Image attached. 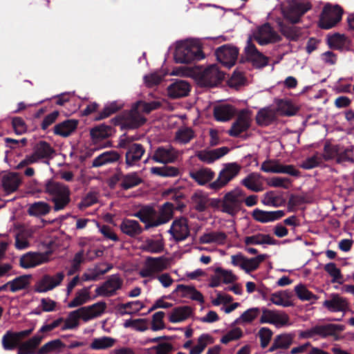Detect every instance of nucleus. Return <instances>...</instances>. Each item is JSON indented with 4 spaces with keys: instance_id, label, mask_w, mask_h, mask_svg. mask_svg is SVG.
Segmentation results:
<instances>
[{
    "instance_id": "54",
    "label": "nucleus",
    "mask_w": 354,
    "mask_h": 354,
    "mask_svg": "<svg viewBox=\"0 0 354 354\" xmlns=\"http://www.w3.org/2000/svg\"><path fill=\"white\" fill-rule=\"evenodd\" d=\"M30 278L29 275H22L18 277H16L12 281H8V284H10V290L12 292H17L19 290H24L26 288L29 282L28 279Z\"/></svg>"
},
{
    "instance_id": "45",
    "label": "nucleus",
    "mask_w": 354,
    "mask_h": 354,
    "mask_svg": "<svg viewBox=\"0 0 354 354\" xmlns=\"http://www.w3.org/2000/svg\"><path fill=\"white\" fill-rule=\"evenodd\" d=\"M151 174L163 178L176 177L180 174L178 167L165 165L162 167H153L150 169Z\"/></svg>"
},
{
    "instance_id": "16",
    "label": "nucleus",
    "mask_w": 354,
    "mask_h": 354,
    "mask_svg": "<svg viewBox=\"0 0 354 354\" xmlns=\"http://www.w3.org/2000/svg\"><path fill=\"white\" fill-rule=\"evenodd\" d=\"M166 268L167 266L164 257H149L147 259L145 265L140 270L139 274L143 278L154 277V273L162 272Z\"/></svg>"
},
{
    "instance_id": "31",
    "label": "nucleus",
    "mask_w": 354,
    "mask_h": 354,
    "mask_svg": "<svg viewBox=\"0 0 354 354\" xmlns=\"http://www.w3.org/2000/svg\"><path fill=\"white\" fill-rule=\"evenodd\" d=\"M346 299L340 297L337 294H333L330 299L324 301L323 306L331 312L346 311L348 308Z\"/></svg>"
},
{
    "instance_id": "8",
    "label": "nucleus",
    "mask_w": 354,
    "mask_h": 354,
    "mask_svg": "<svg viewBox=\"0 0 354 354\" xmlns=\"http://www.w3.org/2000/svg\"><path fill=\"white\" fill-rule=\"evenodd\" d=\"M311 8L312 5L309 1L293 0L283 12V15L286 19L295 24H297L301 17Z\"/></svg>"
},
{
    "instance_id": "55",
    "label": "nucleus",
    "mask_w": 354,
    "mask_h": 354,
    "mask_svg": "<svg viewBox=\"0 0 354 354\" xmlns=\"http://www.w3.org/2000/svg\"><path fill=\"white\" fill-rule=\"evenodd\" d=\"M195 137V132L192 128L180 129L176 133V140L180 144H187Z\"/></svg>"
},
{
    "instance_id": "4",
    "label": "nucleus",
    "mask_w": 354,
    "mask_h": 354,
    "mask_svg": "<svg viewBox=\"0 0 354 354\" xmlns=\"http://www.w3.org/2000/svg\"><path fill=\"white\" fill-rule=\"evenodd\" d=\"M354 146L345 147L340 144L325 143L324 146V158L325 161L335 160L337 164L345 162L354 163Z\"/></svg>"
},
{
    "instance_id": "38",
    "label": "nucleus",
    "mask_w": 354,
    "mask_h": 354,
    "mask_svg": "<svg viewBox=\"0 0 354 354\" xmlns=\"http://www.w3.org/2000/svg\"><path fill=\"white\" fill-rule=\"evenodd\" d=\"M20 340L15 332L7 330L1 339L2 347L5 351H13L19 348Z\"/></svg>"
},
{
    "instance_id": "24",
    "label": "nucleus",
    "mask_w": 354,
    "mask_h": 354,
    "mask_svg": "<svg viewBox=\"0 0 354 354\" xmlns=\"http://www.w3.org/2000/svg\"><path fill=\"white\" fill-rule=\"evenodd\" d=\"M293 335L289 333L277 335L273 339L268 352L276 351L277 354L282 353V351L288 349L293 342Z\"/></svg>"
},
{
    "instance_id": "10",
    "label": "nucleus",
    "mask_w": 354,
    "mask_h": 354,
    "mask_svg": "<svg viewBox=\"0 0 354 354\" xmlns=\"http://www.w3.org/2000/svg\"><path fill=\"white\" fill-rule=\"evenodd\" d=\"M239 53L238 48L230 44L223 45L215 50L218 62L227 68L235 65Z\"/></svg>"
},
{
    "instance_id": "5",
    "label": "nucleus",
    "mask_w": 354,
    "mask_h": 354,
    "mask_svg": "<svg viewBox=\"0 0 354 354\" xmlns=\"http://www.w3.org/2000/svg\"><path fill=\"white\" fill-rule=\"evenodd\" d=\"M344 10L339 5L326 4L319 14L317 26L323 30L335 27L342 20Z\"/></svg>"
},
{
    "instance_id": "63",
    "label": "nucleus",
    "mask_w": 354,
    "mask_h": 354,
    "mask_svg": "<svg viewBox=\"0 0 354 354\" xmlns=\"http://www.w3.org/2000/svg\"><path fill=\"white\" fill-rule=\"evenodd\" d=\"M144 250L151 253H160L164 249V245L158 240L147 239L143 248Z\"/></svg>"
},
{
    "instance_id": "26",
    "label": "nucleus",
    "mask_w": 354,
    "mask_h": 354,
    "mask_svg": "<svg viewBox=\"0 0 354 354\" xmlns=\"http://www.w3.org/2000/svg\"><path fill=\"white\" fill-rule=\"evenodd\" d=\"M190 91L189 84L181 80H178L171 84L167 88L168 95L173 99L180 98L188 95Z\"/></svg>"
},
{
    "instance_id": "61",
    "label": "nucleus",
    "mask_w": 354,
    "mask_h": 354,
    "mask_svg": "<svg viewBox=\"0 0 354 354\" xmlns=\"http://www.w3.org/2000/svg\"><path fill=\"white\" fill-rule=\"evenodd\" d=\"M192 201L198 212H204L207 209V198L202 193H194L192 196Z\"/></svg>"
},
{
    "instance_id": "42",
    "label": "nucleus",
    "mask_w": 354,
    "mask_h": 354,
    "mask_svg": "<svg viewBox=\"0 0 354 354\" xmlns=\"http://www.w3.org/2000/svg\"><path fill=\"white\" fill-rule=\"evenodd\" d=\"M143 180L137 172H130L128 174H123L122 181L120 183V186L123 190H128L136 187L142 183Z\"/></svg>"
},
{
    "instance_id": "18",
    "label": "nucleus",
    "mask_w": 354,
    "mask_h": 354,
    "mask_svg": "<svg viewBox=\"0 0 354 354\" xmlns=\"http://www.w3.org/2000/svg\"><path fill=\"white\" fill-rule=\"evenodd\" d=\"M177 158L178 152L171 145L158 147L151 156L154 162L164 165L174 162Z\"/></svg>"
},
{
    "instance_id": "58",
    "label": "nucleus",
    "mask_w": 354,
    "mask_h": 354,
    "mask_svg": "<svg viewBox=\"0 0 354 354\" xmlns=\"http://www.w3.org/2000/svg\"><path fill=\"white\" fill-rule=\"evenodd\" d=\"M134 104L140 111L147 114L150 113L152 111L158 109L162 106L161 102L159 101L147 102L143 100H138Z\"/></svg>"
},
{
    "instance_id": "49",
    "label": "nucleus",
    "mask_w": 354,
    "mask_h": 354,
    "mask_svg": "<svg viewBox=\"0 0 354 354\" xmlns=\"http://www.w3.org/2000/svg\"><path fill=\"white\" fill-rule=\"evenodd\" d=\"M122 108V104L114 101L104 106L103 109L100 111L95 117V120H101L109 118L112 114L119 111Z\"/></svg>"
},
{
    "instance_id": "29",
    "label": "nucleus",
    "mask_w": 354,
    "mask_h": 354,
    "mask_svg": "<svg viewBox=\"0 0 354 354\" xmlns=\"http://www.w3.org/2000/svg\"><path fill=\"white\" fill-rule=\"evenodd\" d=\"M79 122L75 119H68L55 125L53 132L55 135L67 138L77 128Z\"/></svg>"
},
{
    "instance_id": "22",
    "label": "nucleus",
    "mask_w": 354,
    "mask_h": 354,
    "mask_svg": "<svg viewBox=\"0 0 354 354\" xmlns=\"http://www.w3.org/2000/svg\"><path fill=\"white\" fill-rule=\"evenodd\" d=\"M125 168L129 169L138 164L145 153V149L140 143H133L125 149Z\"/></svg>"
},
{
    "instance_id": "51",
    "label": "nucleus",
    "mask_w": 354,
    "mask_h": 354,
    "mask_svg": "<svg viewBox=\"0 0 354 354\" xmlns=\"http://www.w3.org/2000/svg\"><path fill=\"white\" fill-rule=\"evenodd\" d=\"M115 342V339L111 337H102L95 338L90 345V348L93 350H104L112 347Z\"/></svg>"
},
{
    "instance_id": "62",
    "label": "nucleus",
    "mask_w": 354,
    "mask_h": 354,
    "mask_svg": "<svg viewBox=\"0 0 354 354\" xmlns=\"http://www.w3.org/2000/svg\"><path fill=\"white\" fill-rule=\"evenodd\" d=\"M124 328H133L138 331H145L147 330V321L145 319H127L124 323Z\"/></svg>"
},
{
    "instance_id": "35",
    "label": "nucleus",
    "mask_w": 354,
    "mask_h": 354,
    "mask_svg": "<svg viewBox=\"0 0 354 354\" xmlns=\"http://www.w3.org/2000/svg\"><path fill=\"white\" fill-rule=\"evenodd\" d=\"M55 153V149L48 142L46 141H40L35 146L32 154L37 158V160H38L39 159L52 158L53 155Z\"/></svg>"
},
{
    "instance_id": "50",
    "label": "nucleus",
    "mask_w": 354,
    "mask_h": 354,
    "mask_svg": "<svg viewBox=\"0 0 354 354\" xmlns=\"http://www.w3.org/2000/svg\"><path fill=\"white\" fill-rule=\"evenodd\" d=\"M90 299L88 288H84L76 292L75 298L68 304V308H73L86 303Z\"/></svg>"
},
{
    "instance_id": "47",
    "label": "nucleus",
    "mask_w": 354,
    "mask_h": 354,
    "mask_svg": "<svg viewBox=\"0 0 354 354\" xmlns=\"http://www.w3.org/2000/svg\"><path fill=\"white\" fill-rule=\"evenodd\" d=\"M281 115L283 116H293L295 115L299 109L295 106L290 100H279L277 103V109Z\"/></svg>"
},
{
    "instance_id": "64",
    "label": "nucleus",
    "mask_w": 354,
    "mask_h": 354,
    "mask_svg": "<svg viewBox=\"0 0 354 354\" xmlns=\"http://www.w3.org/2000/svg\"><path fill=\"white\" fill-rule=\"evenodd\" d=\"M306 203L305 196L291 194L288 201V211L290 212H295L296 207Z\"/></svg>"
},
{
    "instance_id": "46",
    "label": "nucleus",
    "mask_w": 354,
    "mask_h": 354,
    "mask_svg": "<svg viewBox=\"0 0 354 354\" xmlns=\"http://www.w3.org/2000/svg\"><path fill=\"white\" fill-rule=\"evenodd\" d=\"M113 128L111 126L102 124L91 129V137L94 141H100L107 138L112 134Z\"/></svg>"
},
{
    "instance_id": "41",
    "label": "nucleus",
    "mask_w": 354,
    "mask_h": 354,
    "mask_svg": "<svg viewBox=\"0 0 354 354\" xmlns=\"http://www.w3.org/2000/svg\"><path fill=\"white\" fill-rule=\"evenodd\" d=\"M241 184L248 189L255 192H261L263 189L261 175L258 173L252 172L248 174L241 180Z\"/></svg>"
},
{
    "instance_id": "27",
    "label": "nucleus",
    "mask_w": 354,
    "mask_h": 354,
    "mask_svg": "<svg viewBox=\"0 0 354 354\" xmlns=\"http://www.w3.org/2000/svg\"><path fill=\"white\" fill-rule=\"evenodd\" d=\"M174 209L173 203L169 202L164 203L160 208L157 218H154L153 223L147 227H158L168 223L173 218Z\"/></svg>"
},
{
    "instance_id": "59",
    "label": "nucleus",
    "mask_w": 354,
    "mask_h": 354,
    "mask_svg": "<svg viewBox=\"0 0 354 354\" xmlns=\"http://www.w3.org/2000/svg\"><path fill=\"white\" fill-rule=\"evenodd\" d=\"M261 310L259 308H249L242 313L236 321V324L250 323L254 321L260 314Z\"/></svg>"
},
{
    "instance_id": "23",
    "label": "nucleus",
    "mask_w": 354,
    "mask_h": 354,
    "mask_svg": "<svg viewBox=\"0 0 354 354\" xmlns=\"http://www.w3.org/2000/svg\"><path fill=\"white\" fill-rule=\"evenodd\" d=\"M48 261L47 254L28 252L20 258V266L23 268H34Z\"/></svg>"
},
{
    "instance_id": "60",
    "label": "nucleus",
    "mask_w": 354,
    "mask_h": 354,
    "mask_svg": "<svg viewBox=\"0 0 354 354\" xmlns=\"http://www.w3.org/2000/svg\"><path fill=\"white\" fill-rule=\"evenodd\" d=\"M295 291L298 298L301 301L316 300L317 297L308 290L306 287L300 283L295 287Z\"/></svg>"
},
{
    "instance_id": "37",
    "label": "nucleus",
    "mask_w": 354,
    "mask_h": 354,
    "mask_svg": "<svg viewBox=\"0 0 354 354\" xmlns=\"http://www.w3.org/2000/svg\"><path fill=\"white\" fill-rule=\"evenodd\" d=\"M120 227L124 234L131 237H135L142 232V227L136 220L124 219L121 223Z\"/></svg>"
},
{
    "instance_id": "36",
    "label": "nucleus",
    "mask_w": 354,
    "mask_h": 354,
    "mask_svg": "<svg viewBox=\"0 0 354 354\" xmlns=\"http://www.w3.org/2000/svg\"><path fill=\"white\" fill-rule=\"evenodd\" d=\"M244 243L246 245L262 244L274 245L279 243V241L274 239L269 234H257L256 235L245 237Z\"/></svg>"
},
{
    "instance_id": "52",
    "label": "nucleus",
    "mask_w": 354,
    "mask_h": 354,
    "mask_svg": "<svg viewBox=\"0 0 354 354\" xmlns=\"http://www.w3.org/2000/svg\"><path fill=\"white\" fill-rule=\"evenodd\" d=\"M66 345L59 339L51 340L44 344L37 351V354H48L51 352L59 351Z\"/></svg>"
},
{
    "instance_id": "15",
    "label": "nucleus",
    "mask_w": 354,
    "mask_h": 354,
    "mask_svg": "<svg viewBox=\"0 0 354 354\" xmlns=\"http://www.w3.org/2000/svg\"><path fill=\"white\" fill-rule=\"evenodd\" d=\"M254 38L260 45L276 43L281 40V36L273 30L268 23L258 28L257 32L254 35Z\"/></svg>"
},
{
    "instance_id": "21",
    "label": "nucleus",
    "mask_w": 354,
    "mask_h": 354,
    "mask_svg": "<svg viewBox=\"0 0 354 354\" xmlns=\"http://www.w3.org/2000/svg\"><path fill=\"white\" fill-rule=\"evenodd\" d=\"M122 279L116 274L111 275L104 283L95 290L96 294L104 297L115 295L116 290L121 288Z\"/></svg>"
},
{
    "instance_id": "20",
    "label": "nucleus",
    "mask_w": 354,
    "mask_h": 354,
    "mask_svg": "<svg viewBox=\"0 0 354 354\" xmlns=\"http://www.w3.org/2000/svg\"><path fill=\"white\" fill-rule=\"evenodd\" d=\"M168 232L171 234L177 242L185 240L189 235V229L187 220L185 218H180L173 221Z\"/></svg>"
},
{
    "instance_id": "44",
    "label": "nucleus",
    "mask_w": 354,
    "mask_h": 354,
    "mask_svg": "<svg viewBox=\"0 0 354 354\" xmlns=\"http://www.w3.org/2000/svg\"><path fill=\"white\" fill-rule=\"evenodd\" d=\"M50 209V206L47 203L38 201L30 204L27 212L30 216L39 217L48 214Z\"/></svg>"
},
{
    "instance_id": "12",
    "label": "nucleus",
    "mask_w": 354,
    "mask_h": 354,
    "mask_svg": "<svg viewBox=\"0 0 354 354\" xmlns=\"http://www.w3.org/2000/svg\"><path fill=\"white\" fill-rule=\"evenodd\" d=\"M65 277L63 272H59L55 275L44 274L36 282L34 290L37 292H46L51 290L61 284Z\"/></svg>"
},
{
    "instance_id": "34",
    "label": "nucleus",
    "mask_w": 354,
    "mask_h": 354,
    "mask_svg": "<svg viewBox=\"0 0 354 354\" xmlns=\"http://www.w3.org/2000/svg\"><path fill=\"white\" fill-rule=\"evenodd\" d=\"M215 173L209 168L203 167L196 171H191L190 177L199 185H205L210 182L214 177Z\"/></svg>"
},
{
    "instance_id": "11",
    "label": "nucleus",
    "mask_w": 354,
    "mask_h": 354,
    "mask_svg": "<svg viewBox=\"0 0 354 354\" xmlns=\"http://www.w3.org/2000/svg\"><path fill=\"white\" fill-rule=\"evenodd\" d=\"M244 53L245 55V60L251 62L252 66L257 68H263L268 64V58L258 50L255 45L252 43L251 37H250L247 41Z\"/></svg>"
},
{
    "instance_id": "53",
    "label": "nucleus",
    "mask_w": 354,
    "mask_h": 354,
    "mask_svg": "<svg viewBox=\"0 0 354 354\" xmlns=\"http://www.w3.org/2000/svg\"><path fill=\"white\" fill-rule=\"evenodd\" d=\"M263 203L266 205L278 207L283 205L285 201L274 191H270L265 194Z\"/></svg>"
},
{
    "instance_id": "40",
    "label": "nucleus",
    "mask_w": 354,
    "mask_h": 354,
    "mask_svg": "<svg viewBox=\"0 0 354 354\" xmlns=\"http://www.w3.org/2000/svg\"><path fill=\"white\" fill-rule=\"evenodd\" d=\"M227 234L223 232H211L205 233L199 238V242L203 244L216 243L223 245L227 239Z\"/></svg>"
},
{
    "instance_id": "39",
    "label": "nucleus",
    "mask_w": 354,
    "mask_h": 354,
    "mask_svg": "<svg viewBox=\"0 0 354 354\" xmlns=\"http://www.w3.org/2000/svg\"><path fill=\"white\" fill-rule=\"evenodd\" d=\"M192 313V310L188 306L176 307L171 313L169 321L171 323L181 322L189 317Z\"/></svg>"
},
{
    "instance_id": "43",
    "label": "nucleus",
    "mask_w": 354,
    "mask_h": 354,
    "mask_svg": "<svg viewBox=\"0 0 354 354\" xmlns=\"http://www.w3.org/2000/svg\"><path fill=\"white\" fill-rule=\"evenodd\" d=\"M156 214V210L150 206H145L137 212L134 216L138 218L141 222L145 224V228L148 230L151 227H147L153 223L154 216Z\"/></svg>"
},
{
    "instance_id": "28",
    "label": "nucleus",
    "mask_w": 354,
    "mask_h": 354,
    "mask_svg": "<svg viewBox=\"0 0 354 354\" xmlns=\"http://www.w3.org/2000/svg\"><path fill=\"white\" fill-rule=\"evenodd\" d=\"M277 119V111L269 106L261 109L256 115V122L259 126L267 127Z\"/></svg>"
},
{
    "instance_id": "6",
    "label": "nucleus",
    "mask_w": 354,
    "mask_h": 354,
    "mask_svg": "<svg viewBox=\"0 0 354 354\" xmlns=\"http://www.w3.org/2000/svg\"><path fill=\"white\" fill-rule=\"evenodd\" d=\"M245 196V192L240 188L226 193L222 201L221 211L232 216L236 214L241 209Z\"/></svg>"
},
{
    "instance_id": "56",
    "label": "nucleus",
    "mask_w": 354,
    "mask_h": 354,
    "mask_svg": "<svg viewBox=\"0 0 354 354\" xmlns=\"http://www.w3.org/2000/svg\"><path fill=\"white\" fill-rule=\"evenodd\" d=\"M324 270L333 278V283H342L343 276L341 270L335 263H328L324 266Z\"/></svg>"
},
{
    "instance_id": "9",
    "label": "nucleus",
    "mask_w": 354,
    "mask_h": 354,
    "mask_svg": "<svg viewBox=\"0 0 354 354\" xmlns=\"http://www.w3.org/2000/svg\"><path fill=\"white\" fill-rule=\"evenodd\" d=\"M240 170L241 167L237 163L227 164L220 171L217 179L209 184V188L216 191L221 189L236 176Z\"/></svg>"
},
{
    "instance_id": "48",
    "label": "nucleus",
    "mask_w": 354,
    "mask_h": 354,
    "mask_svg": "<svg viewBox=\"0 0 354 354\" xmlns=\"http://www.w3.org/2000/svg\"><path fill=\"white\" fill-rule=\"evenodd\" d=\"M213 342L214 339L210 335L203 333L198 338L197 344L190 349L189 354H201L207 346Z\"/></svg>"
},
{
    "instance_id": "7",
    "label": "nucleus",
    "mask_w": 354,
    "mask_h": 354,
    "mask_svg": "<svg viewBox=\"0 0 354 354\" xmlns=\"http://www.w3.org/2000/svg\"><path fill=\"white\" fill-rule=\"evenodd\" d=\"M115 125H121L122 129H136L142 126L147 121L145 117L141 115L140 110L133 105L131 110L122 117L112 119Z\"/></svg>"
},
{
    "instance_id": "13",
    "label": "nucleus",
    "mask_w": 354,
    "mask_h": 354,
    "mask_svg": "<svg viewBox=\"0 0 354 354\" xmlns=\"http://www.w3.org/2000/svg\"><path fill=\"white\" fill-rule=\"evenodd\" d=\"M251 119L249 111L247 109L241 110L237 115L236 120L232 123L228 130L229 136L238 138L240 135L247 131L250 127Z\"/></svg>"
},
{
    "instance_id": "2",
    "label": "nucleus",
    "mask_w": 354,
    "mask_h": 354,
    "mask_svg": "<svg viewBox=\"0 0 354 354\" xmlns=\"http://www.w3.org/2000/svg\"><path fill=\"white\" fill-rule=\"evenodd\" d=\"M44 192L47 194L54 203V210L64 209L70 203V190L62 183L48 180L44 185Z\"/></svg>"
},
{
    "instance_id": "32",
    "label": "nucleus",
    "mask_w": 354,
    "mask_h": 354,
    "mask_svg": "<svg viewBox=\"0 0 354 354\" xmlns=\"http://www.w3.org/2000/svg\"><path fill=\"white\" fill-rule=\"evenodd\" d=\"M345 328L344 325L328 324L325 325H316L315 326V333L316 335L322 338H326L329 336H334L337 333L343 331Z\"/></svg>"
},
{
    "instance_id": "14",
    "label": "nucleus",
    "mask_w": 354,
    "mask_h": 354,
    "mask_svg": "<svg viewBox=\"0 0 354 354\" xmlns=\"http://www.w3.org/2000/svg\"><path fill=\"white\" fill-rule=\"evenodd\" d=\"M224 78L225 73L216 64H213L203 71L200 80L205 86L213 87L220 84Z\"/></svg>"
},
{
    "instance_id": "19",
    "label": "nucleus",
    "mask_w": 354,
    "mask_h": 354,
    "mask_svg": "<svg viewBox=\"0 0 354 354\" xmlns=\"http://www.w3.org/2000/svg\"><path fill=\"white\" fill-rule=\"evenodd\" d=\"M326 44L330 49L348 51L351 50V41L344 34L335 32L326 36Z\"/></svg>"
},
{
    "instance_id": "30",
    "label": "nucleus",
    "mask_w": 354,
    "mask_h": 354,
    "mask_svg": "<svg viewBox=\"0 0 354 354\" xmlns=\"http://www.w3.org/2000/svg\"><path fill=\"white\" fill-rule=\"evenodd\" d=\"M115 162H119V165L122 163L121 160V156L116 151H105L96 158H95L92 162L93 167H100L106 164H111Z\"/></svg>"
},
{
    "instance_id": "1",
    "label": "nucleus",
    "mask_w": 354,
    "mask_h": 354,
    "mask_svg": "<svg viewBox=\"0 0 354 354\" xmlns=\"http://www.w3.org/2000/svg\"><path fill=\"white\" fill-rule=\"evenodd\" d=\"M106 304L104 301L97 302L88 306L81 307L71 312L62 327V330L73 329L79 326V319L88 322L100 316L105 310Z\"/></svg>"
},
{
    "instance_id": "3",
    "label": "nucleus",
    "mask_w": 354,
    "mask_h": 354,
    "mask_svg": "<svg viewBox=\"0 0 354 354\" xmlns=\"http://www.w3.org/2000/svg\"><path fill=\"white\" fill-rule=\"evenodd\" d=\"M205 57L201 47L194 41H183L178 43L174 53L176 63L189 64L201 60Z\"/></svg>"
},
{
    "instance_id": "57",
    "label": "nucleus",
    "mask_w": 354,
    "mask_h": 354,
    "mask_svg": "<svg viewBox=\"0 0 354 354\" xmlns=\"http://www.w3.org/2000/svg\"><path fill=\"white\" fill-rule=\"evenodd\" d=\"M324 160V153H315L313 156L307 158L301 165L304 169H310L319 166Z\"/></svg>"
},
{
    "instance_id": "33",
    "label": "nucleus",
    "mask_w": 354,
    "mask_h": 354,
    "mask_svg": "<svg viewBox=\"0 0 354 354\" xmlns=\"http://www.w3.org/2000/svg\"><path fill=\"white\" fill-rule=\"evenodd\" d=\"M235 109L230 104H221L214 108V117L217 121L225 122L235 115Z\"/></svg>"
},
{
    "instance_id": "25",
    "label": "nucleus",
    "mask_w": 354,
    "mask_h": 354,
    "mask_svg": "<svg viewBox=\"0 0 354 354\" xmlns=\"http://www.w3.org/2000/svg\"><path fill=\"white\" fill-rule=\"evenodd\" d=\"M44 336L36 334L28 340L20 342L17 354H37V348L42 342Z\"/></svg>"
},
{
    "instance_id": "17",
    "label": "nucleus",
    "mask_w": 354,
    "mask_h": 354,
    "mask_svg": "<svg viewBox=\"0 0 354 354\" xmlns=\"http://www.w3.org/2000/svg\"><path fill=\"white\" fill-rule=\"evenodd\" d=\"M21 183V179L17 173L9 172L0 174V188L6 194L15 192Z\"/></svg>"
}]
</instances>
